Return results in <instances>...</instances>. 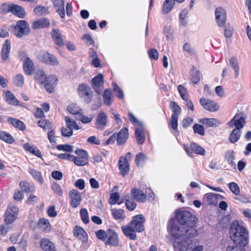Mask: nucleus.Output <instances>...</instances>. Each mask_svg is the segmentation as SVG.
Wrapping results in <instances>:
<instances>
[{
	"instance_id": "a878e982",
	"label": "nucleus",
	"mask_w": 251,
	"mask_h": 251,
	"mask_svg": "<svg viewBox=\"0 0 251 251\" xmlns=\"http://www.w3.org/2000/svg\"><path fill=\"white\" fill-rule=\"evenodd\" d=\"M50 25L49 20L47 18H42L35 21L32 23V27L33 29H36L41 28H46Z\"/></svg>"
},
{
	"instance_id": "603ef678",
	"label": "nucleus",
	"mask_w": 251,
	"mask_h": 251,
	"mask_svg": "<svg viewBox=\"0 0 251 251\" xmlns=\"http://www.w3.org/2000/svg\"><path fill=\"white\" fill-rule=\"evenodd\" d=\"M65 121L66 123L67 126L72 128V129H79L80 128L76 122L73 119H71L69 117H65Z\"/></svg>"
},
{
	"instance_id": "bb28decb",
	"label": "nucleus",
	"mask_w": 251,
	"mask_h": 251,
	"mask_svg": "<svg viewBox=\"0 0 251 251\" xmlns=\"http://www.w3.org/2000/svg\"><path fill=\"white\" fill-rule=\"evenodd\" d=\"M38 226L43 232L49 233L51 230V225L48 219H40L38 222Z\"/></svg>"
},
{
	"instance_id": "4c0bfd02",
	"label": "nucleus",
	"mask_w": 251,
	"mask_h": 251,
	"mask_svg": "<svg viewBox=\"0 0 251 251\" xmlns=\"http://www.w3.org/2000/svg\"><path fill=\"white\" fill-rule=\"evenodd\" d=\"M4 94L5 99L8 103L14 105H18L19 104V101L12 93L9 91H7Z\"/></svg>"
},
{
	"instance_id": "6e6552de",
	"label": "nucleus",
	"mask_w": 251,
	"mask_h": 251,
	"mask_svg": "<svg viewBox=\"0 0 251 251\" xmlns=\"http://www.w3.org/2000/svg\"><path fill=\"white\" fill-rule=\"evenodd\" d=\"M77 91L78 95L84 101L89 103L91 101L93 92L88 85L84 83L79 85Z\"/></svg>"
},
{
	"instance_id": "39448f33",
	"label": "nucleus",
	"mask_w": 251,
	"mask_h": 251,
	"mask_svg": "<svg viewBox=\"0 0 251 251\" xmlns=\"http://www.w3.org/2000/svg\"><path fill=\"white\" fill-rule=\"evenodd\" d=\"M191 238L187 237L181 239L177 243V248L178 251H202L203 247L200 245H196Z\"/></svg>"
},
{
	"instance_id": "a211bd4d",
	"label": "nucleus",
	"mask_w": 251,
	"mask_h": 251,
	"mask_svg": "<svg viewBox=\"0 0 251 251\" xmlns=\"http://www.w3.org/2000/svg\"><path fill=\"white\" fill-rule=\"evenodd\" d=\"M58 79L55 75H50L47 77L44 83L45 89L50 93H52L57 84Z\"/></svg>"
},
{
	"instance_id": "9d476101",
	"label": "nucleus",
	"mask_w": 251,
	"mask_h": 251,
	"mask_svg": "<svg viewBox=\"0 0 251 251\" xmlns=\"http://www.w3.org/2000/svg\"><path fill=\"white\" fill-rule=\"evenodd\" d=\"M119 239L117 232L112 229L107 230V236L104 244L113 247H117L119 245Z\"/></svg>"
},
{
	"instance_id": "4468645a",
	"label": "nucleus",
	"mask_w": 251,
	"mask_h": 251,
	"mask_svg": "<svg viewBox=\"0 0 251 251\" xmlns=\"http://www.w3.org/2000/svg\"><path fill=\"white\" fill-rule=\"evenodd\" d=\"M69 198L70 199V204L73 208H76L80 203L81 201V196L80 193L76 189H72L69 192Z\"/></svg>"
},
{
	"instance_id": "f03ea898",
	"label": "nucleus",
	"mask_w": 251,
	"mask_h": 251,
	"mask_svg": "<svg viewBox=\"0 0 251 251\" xmlns=\"http://www.w3.org/2000/svg\"><path fill=\"white\" fill-rule=\"evenodd\" d=\"M168 231L176 240L179 241L187 237L193 238L198 234L196 228H189L175 222L169 225Z\"/></svg>"
},
{
	"instance_id": "5701e85b",
	"label": "nucleus",
	"mask_w": 251,
	"mask_h": 251,
	"mask_svg": "<svg viewBox=\"0 0 251 251\" xmlns=\"http://www.w3.org/2000/svg\"><path fill=\"white\" fill-rule=\"evenodd\" d=\"M10 50V42L8 40H6L2 46L1 52V58L2 61H6L8 59Z\"/></svg>"
},
{
	"instance_id": "3c124183",
	"label": "nucleus",
	"mask_w": 251,
	"mask_h": 251,
	"mask_svg": "<svg viewBox=\"0 0 251 251\" xmlns=\"http://www.w3.org/2000/svg\"><path fill=\"white\" fill-rule=\"evenodd\" d=\"M20 186L22 191L26 193H29L34 190L33 185H31L30 183L25 181L21 182L20 183Z\"/></svg>"
},
{
	"instance_id": "2f4dec72",
	"label": "nucleus",
	"mask_w": 251,
	"mask_h": 251,
	"mask_svg": "<svg viewBox=\"0 0 251 251\" xmlns=\"http://www.w3.org/2000/svg\"><path fill=\"white\" fill-rule=\"evenodd\" d=\"M23 68L25 73L28 75L32 74L33 71V63L29 58H26L24 62Z\"/></svg>"
},
{
	"instance_id": "a19ab883",
	"label": "nucleus",
	"mask_w": 251,
	"mask_h": 251,
	"mask_svg": "<svg viewBox=\"0 0 251 251\" xmlns=\"http://www.w3.org/2000/svg\"><path fill=\"white\" fill-rule=\"evenodd\" d=\"M111 214L116 220H124L126 218L124 210L121 209H112Z\"/></svg>"
},
{
	"instance_id": "69168bd1",
	"label": "nucleus",
	"mask_w": 251,
	"mask_h": 251,
	"mask_svg": "<svg viewBox=\"0 0 251 251\" xmlns=\"http://www.w3.org/2000/svg\"><path fill=\"white\" fill-rule=\"evenodd\" d=\"M51 188L53 191L57 195L61 196L63 191L60 185L57 183H53L52 184Z\"/></svg>"
},
{
	"instance_id": "f257e3e1",
	"label": "nucleus",
	"mask_w": 251,
	"mask_h": 251,
	"mask_svg": "<svg viewBox=\"0 0 251 251\" xmlns=\"http://www.w3.org/2000/svg\"><path fill=\"white\" fill-rule=\"evenodd\" d=\"M145 218L143 215L140 214L134 216L128 224L122 226V230L126 237L132 240H135L137 239L135 232H141L145 230Z\"/></svg>"
},
{
	"instance_id": "c756f323",
	"label": "nucleus",
	"mask_w": 251,
	"mask_h": 251,
	"mask_svg": "<svg viewBox=\"0 0 251 251\" xmlns=\"http://www.w3.org/2000/svg\"><path fill=\"white\" fill-rule=\"evenodd\" d=\"M135 136L139 144L144 143L145 136L142 125L135 128Z\"/></svg>"
},
{
	"instance_id": "6ab92c4d",
	"label": "nucleus",
	"mask_w": 251,
	"mask_h": 251,
	"mask_svg": "<svg viewBox=\"0 0 251 251\" xmlns=\"http://www.w3.org/2000/svg\"><path fill=\"white\" fill-rule=\"evenodd\" d=\"M107 116L105 113L101 112L100 113L96 119V127L97 129L102 130L107 125Z\"/></svg>"
},
{
	"instance_id": "49530a36",
	"label": "nucleus",
	"mask_w": 251,
	"mask_h": 251,
	"mask_svg": "<svg viewBox=\"0 0 251 251\" xmlns=\"http://www.w3.org/2000/svg\"><path fill=\"white\" fill-rule=\"evenodd\" d=\"M8 121L15 127L20 130L25 129V126L23 122L14 118H9Z\"/></svg>"
},
{
	"instance_id": "1a4fd4ad",
	"label": "nucleus",
	"mask_w": 251,
	"mask_h": 251,
	"mask_svg": "<svg viewBox=\"0 0 251 251\" xmlns=\"http://www.w3.org/2000/svg\"><path fill=\"white\" fill-rule=\"evenodd\" d=\"M30 32V28L25 21H18L15 26V35L18 37H22L24 34H27Z\"/></svg>"
},
{
	"instance_id": "c9c22d12",
	"label": "nucleus",
	"mask_w": 251,
	"mask_h": 251,
	"mask_svg": "<svg viewBox=\"0 0 251 251\" xmlns=\"http://www.w3.org/2000/svg\"><path fill=\"white\" fill-rule=\"evenodd\" d=\"M54 6L57 8V12L61 18L65 16L64 11V1L63 0H53Z\"/></svg>"
},
{
	"instance_id": "cd10ccee",
	"label": "nucleus",
	"mask_w": 251,
	"mask_h": 251,
	"mask_svg": "<svg viewBox=\"0 0 251 251\" xmlns=\"http://www.w3.org/2000/svg\"><path fill=\"white\" fill-rule=\"evenodd\" d=\"M119 168L122 176H126L129 171V165L126 158H121L119 160Z\"/></svg>"
},
{
	"instance_id": "dca6fc26",
	"label": "nucleus",
	"mask_w": 251,
	"mask_h": 251,
	"mask_svg": "<svg viewBox=\"0 0 251 251\" xmlns=\"http://www.w3.org/2000/svg\"><path fill=\"white\" fill-rule=\"evenodd\" d=\"M245 120L244 117L240 116L238 114L235 115L234 117L228 123V125L230 127L235 126V128L241 130L245 126Z\"/></svg>"
},
{
	"instance_id": "412c9836",
	"label": "nucleus",
	"mask_w": 251,
	"mask_h": 251,
	"mask_svg": "<svg viewBox=\"0 0 251 251\" xmlns=\"http://www.w3.org/2000/svg\"><path fill=\"white\" fill-rule=\"evenodd\" d=\"M53 41L58 46L64 45V37L58 29H53L51 33Z\"/></svg>"
},
{
	"instance_id": "b1692460",
	"label": "nucleus",
	"mask_w": 251,
	"mask_h": 251,
	"mask_svg": "<svg viewBox=\"0 0 251 251\" xmlns=\"http://www.w3.org/2000/svg\"><path fill=\"white\" fill-rule=\"evenodd\" d=\"M40 247L44 251H56L53 243L47 238L41 240Z\"/></svg>"
},
{
	"instance_id": "58836bf2",
	"label": "nucleus",
	"mask_w": 251,
	"mask_h": 251,
	"mask_svg": "<svg viewBox=\"0 0 251 251\" xmlns=\"http://www.w3.org/2000/svg\"><path fill=\"white\" fill-rule=\"evenodd\" d=\"M241 131L237 128H234L231 132L229 136V140L232 143L236 142L241 137Z\"/></svg>"
},
{
	"instance_id": "72a5a7b5",
	"label": "nucleus",
	"mask_w": 251,
	"mask_h": 251,
	"mask_svg": "<svg viewBox=\"0 0 251 251\" xmlns=\"http://www.w3.org/2000/svg\"><path fill=\"white\" fill-rule=\"evenodd\" d=\"M103 99L104 103L106 105L110 106L112 104L113 95L110 89H107L104 90Z\"/></svg>"
},
{
	"instance_id": "7ed1b4c3",
	"label": "nucleus",
	"mask_w": 251,
	"mask_h": 251,
	"mask_svg": "<svg viewBox=\"0 0 251 251\" xmlns=\"http://www.w3.org/2000/svg\"><path fill=\"white\" fill-rule=\"evenodd\" d=\"M230 234L234 244L244 245L248 244V231L237 221H235L231 223Z\"/></svg>"
},
{
	"instance_id": "f3484780",
	"label": "nucleus",
	"mask_w": 251,
	"mask_h": 251,
	"mask_svg": "<svg viewBox=\"0 0 251 251\" xmlns=\"http://www.w3.org/2000/svg\"><path fill=\"white\" fill-rule=\"evenodd\" d=\"M216 21L219 26L224 25L226 17V10L222 7H217L215 11Z\"/></svg>"
},
{
	"instance_id": "a18cd8bd",
	"label": "nucleus",
	"mask_w": 251,
	"mask_h": 251,
	"mask_svg": "<svg viewBox=\"0 0 251 251\" xmlns=\"http://www.w3.org/2000/svg\"><path fill=\"white\" fill-rule=\"evenodd\" d=\"M0 139L9 144H12L14 141L12 136L5 131H0Z\"/></svg>"
},
{
	"instance_id": "2eb2a0df",
	"label": "nucleus",
	"mask_w": 251,
	"mask_h": 251,
	"mask_svg": "<svg viewBox=\"0 0 251 251\" xmlns=\"http://www.w3.org/2000/svg\"><path fill=\"white\" fill-rule=\"evenodd\" d=\"M40 59L42 62L50 65L55 66L59 63L54 55L46 51H44L41 53Z\"/></svg>"
},
{
	"instance_id": "09e8293b",
	"label": "nucleus",
	"mask_w": 251,
	"mask_h": 251,
	"mask_svg": "<svg viewBox=\"0 0 251 251\" xmlns=\"http://www.w3.org/2000/svg\"><path fill=\"white\" fill-rule=\"evenodd\" d=\"M247 245L233 244L227 246L226 251H245V246Z\"/></svg>"
},
{
	"instance_id": "ea45409f",
	"label": "nucleus",
	"mask_w": 251,
	"mask_h": 251,
	"mask_svg": "<svg viewBox=\"0 0 251 251\" xmlns=\"http://www.w3.org/2000/svg\"><path fill=\"white\" fill-rule=\"evenodd\" d=\"M220 196L219 194L207 193L204 195V198H206L207 202L209 204L216 205L217 204V198Z\"/></svg>"
},
{
	"instance_id": "473e14b6",
	"label": "nucleus",
	"mask_w": 251,
	"mask_h": 251,
	"mask_svg": "<svg viewBox=\"0 0 251 251\" xmlns=\"http://www.w3.org/2000/svg\"><path fill=\"white\" fill-rule=\"evenodd\" d=\"M24 147L25 150L26 151H28V152L35 155L40 158H42V155L41 151L36 147L34 146H31L28 143H25L24 144Z\"/></svg>"
},
{
	"instance_id": "aec40b11",
	"label": "nucleus",
	"mask_w": 251,
	"mask_h": 251,
	"mask_svg": "<svg viewBox=\"0 0 251 251\" xmlns=\"http://www.w3.org/2000/svg\"><path fill=\"white\" fill-rule=\"evenodd\" d=\"M74 235L81 242L86 244L88 240V237L86 232L80 226H76L74 230Z\"/></svg>"
},
{
	"instance_id": "7c9ffc66",
	"label": "nucleus",
	"mask_w": 251,
	"mask_h": 251,
	"mask_svg": "<svg viewBox=\"0 0 251 251\" xmlns=\"http://www.w3.org/2000/svg\"><path fill=\"white\" fill-rule=\"evenodd\" d=\"M225 159L230 166L235 169L236 168V165L234 162L235 157L233 151H228L225 153Z\"/></svg>"
},
{
	"instance_id": "e2e57ef3",
	"label": "nucleus",
	"mask_w": 251,
	"mask_h": 251,
	"mask_svg": "<svg viewBox=\"0 0 251 251\" xmlns=\"http://www.w3.org/2000/svg\"><path fill=\"white\" fill-rule=\"evenodd\" d=\"M78 119L84 124H88L90 123L93 118V116L90 115L89 116H85L80 113L79 114Z\"/></svg>"
},
{
	"instance_id": "9b49d317",
	"label": "nucleus",
	"mask_w": 251,
	"mask_h": 251,
	"mask_svg": "<svg viewBox=\"0 0 251 251\" xmlns=\"http://www.w3.org/2000/svg\"><path fill=\"white\" fill-rule=\"evenodd\" d=\"M92 88L99 94L101 93L103 89V75L100 74L94 77L92 80Z\"/></svg>"
},
{
	"instance_id": "423d86ee",
	"label": "nucleus",
	"mask_w": 251,
	"mask_h": 251,
	"mask_svg": "<svg viewBox=\"0 0 251 251\" xmlns=\"http://www.w3.org/2000/svg\"><path fill=\"white\" fill-rule=\"evenodd\" d=\"M76 156L73 155L72 156V161L76 165L78 166H83L88 163V154L87 152L83 150H76L75 151Z\"/></svg>"
},
{
	"instance_id": "f704fd0d",
	"label": "nucleus",
	"mask_w": 251,
	"mask_h": 251,
	"mask_svg": "<svg viewBox=\"0 0 251 251\" xmlns=\"http://www.w3.org/2000/svg\"><path fill=\"white\" fill-rule=\"evenodd\" d=\"M200 123L207 127L217 126L220 122L214 118H205L200 120Z\"/></svg>"
},
{
	"instance_id": "c85d7f7f",
	"label": "nucleus",
	"mask_w": 251,
	"mask_h": 251,
	"mask_svg": "<svg viewBox=\"0 0 251 251\" xmlns=\"http://www.w3.org/2000/svg\"><path fill=\"white\" fill-rule=\"evenodd\" d=\"M128 136V130L126 128L122 129L117 135V143L119 145H123Z\"/></svg>"
},
{
	"instance_id": "864d4df0",
	"label": "nucleus",
	"mask_w": 251,
	"mask_h": 251,
	"mask_svg": "<svg viewBox=\"0 0 251 251\" xmlns=\"http://www.w3.org/2000/svg\"><path fill=\"white\" fill-rule=\"evenodd\" d=\"M24 77L21 74H18L14 78V83L18 87H22L24 84Z\"/></svg>"
},
{
	"instance_id": "f8f14e48",
	"label": "nucleus",
	"mask_w": 251,
	"mask_h": 251,
	"mask_svg": "<svg viewBox=\"0 0 251 251\" xmlns=\"http://www.w3.org/2000/svg\"><path fill=\"white\" fill-rule=\"evenodd\" d=\"M184 149L185 150L186 153L191 156L193 152L201 155H204L205 154V150L201 146L192 143L190 146L184 145Z\"/></svg>"
},
{
	"instance_id": "79ce46f5",
	"label": "nucleus",
	"mask_w": 251,
	"mask_h": 251,
	"mask_svg": "<svg viewBox=\"0 0 251 251\" xmlns=\"http://www.w3.org/2000/svg\"><path fill=\"white\" fill-rule=\"evenodd\" d=\"M46 78L45 73L43 71L41 70L37 71L35 75V79L37 82L43 84Z\"/></svg>"
},
{
	"instance_id": "37998d69",
	"label": "nucleus",
	"mask_w": 251,
	"mask_h": 251,
	"mask_svg": "<svg viewBox=\"0 0 251 251\" xmlns=\"http://www.w3.org/2000/svg\"><path fill=\"white\" fill-rule=\"evenodd\" d=\"M32 177L35 179L39 183L42 184L44 182V179L41 173L37 170L30 168L28 171Z\"/></svg>"
},
{
	"instance_id": "de8ad7c7",
	"label": "nucleus",
	"mask_w": 251,
	"mask_h": 251,
	"mask_svg": "<svg viewBox=\"0 0 251 251\" xmlns=\"http://www.w3.org/2000/svg\"><path fill=\"white\" fill-rule=\"evenodd\" d=\"M148 159V157L143 153L139 152L136 156L135 162L138 166H142Z\"/></svg>"
},
{
	"instance_id": "0eeeda50",
	"label": "nucleus",
	"mask_w": 251,
	"mask_h": 251,
	"mask_svg": "<svg viewBox=\"0 0 251 251\" xmlns=\"http://www.w3.org/2000/svg\"><path fill=\"white\" fill-rule=\"evenodd\" d=\"M19 212V208L13 204L8 206L5 213L4 222L6 225L12 224L17 219Z\"/></svg>"
},
{
	"instance_id": "bf43d9fd",
	"label": "nucleus",
	"mask_w": 251,
	"mask_h": 251,
	"mask_svg": "<svg viewBox=\"0 0 251 251\" xmlns=\"http://www.w3.org/2000/svg\"><path fill=\"white\" fill-rule=\"evenodd\" d=\"M177 89L181 98L184 100H187L188 99V94L186 89L182 85H179L177 87Z\"/></svg>"
},
{
	"instance_id": "ddd939ff",
	"label": "nucleus",
	"mask_w": 251,
	"mask_h": 251,
	"mask_svg": "<svg viewBox=\"0 0 251 251\" xmlns=\"http://www.w3.org/2000/svg\"><path fill=\"white\" fill-rule=\"evenodd\" d=\"M200 102L202 107L207 110L215 112L219 109V106L218 104L210 100L201 98L200 100Z\"/></svg>"
},
{
	"instance_id": "13d9d810",
	"label": "nucleus",
	"mask_w": 251,
	"mask_h": 251,
	"mask_svg": "<svg viewBox=\"0 0 251 251\" xmlns=\"http://www.w3.org/2000/svg\"><path fill=\"white\" fill-rule=\"evenodd\" d=\"M38 126L44 130L50 129L51 128V124L45 119H42L38 121Z\"/></svg>"
},
{
	"instance_id": "5fc2aeb1",
	"label": "nucleus",
	"mask_w": 251,
	"mask_h": 251,
	"mask_svg": "<svg viewBox=\"0 0 251 251\" xmlns=\"http://www.w3.org/2000/svg\"><path fill=\"white\" fill-rule=\"evenodd\" d=\"M230 65L233 68L235 72V77H237L239 75V68L238 67V63L236 58L234 57L231 58L229 60Z\"/></svg>"
},
{
	"instance_id": "393cba45",
	"label": "nucleus",
	"mask_w": 251,
	"mask_h": 251,
	"mask_svg": "<svg viewBox=\"0 0 251 251\" xmlns=\"http://www.w3.org/2000/svg\"><path fill=\"white\" fill-rule=\"evenodd\" d=\"M131 197L140 202H144L146 200V195L141 190L133 188L131 190Z\"/></svg>"
},
{
	"instance_id": "4d7b16f0",
	"label": "nucleus",
	"mask_w": 251,
	"mask_h": 251,
	"mask_svg": "<svg viewBox=\"0 0 251 251\" xmlns=\"http://www.w3.org/2000/svg\"><path fill=\"white\" fill-rule=\"evenodd\" d=\"M191 80L192 81L197 84L200 80V74L196 69H192L191 71Z\"/></svg>"
},
{
	"instance_id": "774afa93",
	"label": "nucleus",
	"mask_w": 251,
	"mask_h": 251,
	"mask_svg": "<svg viewBox=\"0 0 251 251\" xmlns=\"http://www.w3.org/2000/svg\"><path fill=\"white\" fill-rule=\"evenodd\" d=\"M183 50L187 52L189 55H194L195 51L191 45L189 43H185L182 47Z\"/></svg>"
},
{
	"instance_id": "052dcab7",
	"label": "nucleus",
	"mask_w": 251,
	"mask_h": 251,
	"mask_svg": "<svg viewBox=\"0 0 251 251\" xmlns=\"http://www.w3.org/2000/svg\"><path fill=\"white\" fill-rule=\"evenodd\" d=\"M80 215L82 222L86 224L89 222V218L88 216V211L85 208H82L80 210Z\"/></svg>"
},
{
	"instance_id": "680f3d73",
	"label": "nucleus",
	"mask_w": 251,
	"mask_h": 251,
	"mask_svg": "<svg viewBox=\"0 0 251 251\" xmlns=\"http://www.w3.org/2000/svg\"><path fill=\"white\" fill-rule=\"evenodd\" d=\"M193 130L195 133H198L201 136H203L204 135V127L201 125H194L193 126Z\"/></svg>"
},
{
	"instance_id": "c03bdc74",
	"label": "nucleus",
	"mask_w": 251,
	"mask_h": 251,
	"mask_svg": "<svg viewBox=\"0 0 251 251\" xmlns=\"http://www.w3.org/2000/svg\"><path fill=\"white\" fill-rule=\"evenodd\" d=\"M33 12L36 15H44L49 13L48 8L41 5H38L34 8Z\"/></svg>"
},
{
	"instance_id": "0e129e2a",
	"label": "nucleus",
	"mask_w": 251,
	"mask_h": 251,
	"mask_svg": "<svg viewBox=\"0 0 251 251\" xmlns=\"http://www.w3.org/2000/svg\"><path fill=\"white\" fill-rule=\"evenodd\" d=\"M229 188L231 192L235 195L240 193V189L238 185L235 182H231L229 184Z\"/></svg>"
},
{
	"instance_id": "20e7f679",
	"label": "nucleus",
	"mask_w": 251,
	"mask_h": 251,
	"mask_svg": "<svg viewBox=\"0 0 251 251\" xmlns=\"http://www.w3.org/2000/svg\"><path fill=\"white\" fill-rule=\"evenodd\" d=\"M176 219L178 224L189 228H195L198 219L186 210L178 211L176 213Z\"/></svg>"
},
{
	"instance_id": "6e6d98bb",
	"label": "nucleus",
	"mask_w": 251,
	"mask_h": 251,
	"mask_svg": "<svg viewBox=\"0 0 251 251\" xmlns=\"http://www.w3.org/2000/svg\"><path fill=\"white\" fill-rule=\"evenodd\" d=\"M68 111L72 114H79L81 108L75 103H72L68 106Z\"/></svg>"
},
{
	"instance_id": "e433bc0d",
	"label": "nucleus",
	"mask_w": 251,
	"mask_h": 251,
	"mask_svg": "<svg viewBox=\"0 0 251 251\" xmlns=\"http://www.w3.org/2000/svg\"><path fill=\"white\" fill-rule=\"evenodd\" d=\"M175 4V0H165L162 8V13L164 14L169 13L174 7Z\"/></svg>"
},
{
	"instance_id": "338daca9",
	"label": "nucleus",
	"mask_w": 251,
	"mask_h": 251,
	"mask_svg": "<svg viewBox=\"0 0 251 251\" xmlns=\"http://www.w3.org/2000/svg\"><path fill=\"white\" fill-rule=\"evenodd\" d=\"M96 235L98 239L104 243L107 236V230L105 231L103 230H100L96 232Z\"/></svg>"
},
{
	"instance_id": "4be33fe9",
	"label": "nucleus",
	"mask_w": 251,
	"mask_h": 251,
	"mask_svg": "<svg viewBox=\"0 0 251 251\" xmlns=\"http://www.w3.org/2000/svg\"><path fill=\"white\" fill-rule=\"evenodd\" d=\"M8 11L17 15L21 18H23L25 15V10L20 6L11 4L8 6Z\"/></svg>"
},
{
	"instance_id": "8fccbe9b",
	"label": "nucleus",
	"mask_w": 251,
	"mask_h": 251,
	"mask_svg": "<svg viewBox=\"0 0 251 251\" xmlns=\"http://www.w3.org/2000/svg\"><path fill=\"white\" fill-rule=\"evenodd\" d=\"M169 106L173 112L172 115L179 116L181 112V108L179 105L176 102L173 101L170 102Z\"/></svg>"
}]
</instances>
